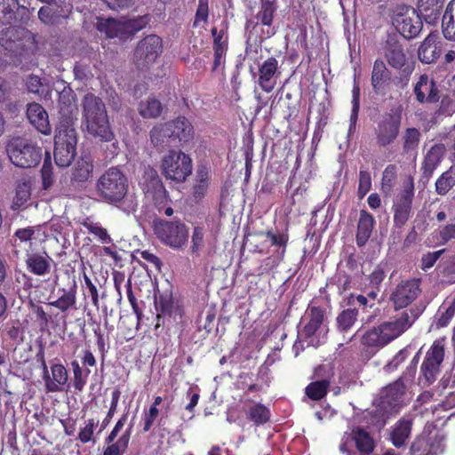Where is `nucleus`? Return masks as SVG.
<instances>
[{
	"label": "nucleus",
	"mask_w": 455,
	"mask_h": 455,
	"mask_svg": "<svg viewBox=\"0 0 455 455\" xmlns=\"http://www.w3.org/2000/svg\"><path fill=\"white\" fill-rule=\"evenodd\" d=\"M96 192L104 202L127 214L137 211L138 197L129 191L128 179L118 167H110L100 175L96 182Z\"/></svg>",
	"instance_id": "1"
},
{
	"label": "nucleus",
	"mask_w": 455,
	"mask_h": 455,
	"mask_svg": "<svg viewBox=\"0 0 455 455\" xmlns=\"http://www.w3.org/2000/svg\"><path fill=\"white\" fill-rule=\"evenodd\" d=\"M419 315L418 308L404 310L393 321L383 322L367 330L362 336L364 347L381 348L405 332Z\"/></svg>",
	"instance_id": "2"
},
{
	"label": "nucleus",
	"mask_w": 455,
	"mask_h": 455,
	"mask_svg": "<svg viewBox=\"0 0 455 455\" xmlns=\"http://www.w3.org/2000/svg\"><path fill=\"white\" fill-rule=\"evenodd\" d=\"M83 124L88 133L101 141L110 142L115 134L110 127L108 116L103 100L92 92L86 93L82 100Z\"/></svg>",
	"instance_id": "3"
},
{
	"label": "nucleus",
	"mask_w": 455,
	"mask_h": 455,
	"mask_svg": "<svg viewBox=\"0 0 455 455\" xmlns=\"http://www.w3.org/2000/svg\"><path fill=\"white\" fill-rule=\"evenodd\" d=\"M299 333L301 339H307L308 345L314 348L326 343L329 333L326 309L321 306L309 304L300 319Z\"/></svg>",
	"instance_id": "4"
},
{
	"label": "nucleus",
	"mask_w": 455,
	"mask_h": 455,
	"mask_svg": "<svg viewBox=\"0 0 455 455\" xmlns=\"http://www.w3.org/2000/svg\"><path fill=\"white\" fill-rule=\"evenodd\" d=\"M153 231L163 244L173 250H182L188 244L189 228L180 220L156 219L153 222Z\"/></svg>",
	"instance_id": "5"
},
{
	"label": "nucleus",
	"mask_w": 455,
	"mask_h": 455,
	"mask_svg": "<svg viewBox=\"0 0 455 455\" xmlns=\"http://www.w3.org/2000/svg\"><path fill=\"white\" fill-rule=\"evenodd\" d=\"M148 15L139 16L126 20L114 18H97L96 28L107 38L127 39L143 29L148 23Z\"/></svg>",
	"instance_id": "6"
},
{
	"label": "nucleus",
	"mask_w": 455,
	"mask_h": 455,
	"mask_svg": "<svg viewBox=\"0 0 455 455\" xmlns=\"http://www.w3.org/2000/svg\"><path fill=\"white\" fill-rule=\"evenodd\" d=\"M6 151L11 162L20 168L35 167L42 159V148L23 137H14L10 140Z\"/></svg>",
	"instance_id": "7"
},
{
	"label": "nucleus",
	"mask_w": 455,
	"mask_h": 455,
	"mask_svg": "<svg viewBox=\"0 0 455 455\" xmlns=\"http://www.w3.org/2000/svg\"><path fill=\"white\" fill-rule=\"evenodd\" d=\"M402 125L400 112L389 111L379 115L373 121L375 143L379 148H387L397 140Z\"/></svg>",
	"instance_id": "8"
},
{
	"label": "nucleus",
	"mask_w": 455,
	"mask_h": 455,
	"mask_svg": "<svg viewBox=\"0 0 455 455\" xmlns=\"http://www.w3.org/2000/svg\"><path fill=\"white\" fill-rule=\"evenodd\" d=\"M77 136L75 128L57 125L54 136V160L58 166L70 165L76 154Z\"/></svg>",
	"instance_id": "9"
},
{
	"label": "nucleus",
	"mask_w": 455,
	"mask_h": 455,
	"mask_svg": "<svg viewBox=\"0 0 455 455\" xmlns=\"http://www.w3.org/2000/svg\"><path fill=\"white\" fill-rule=\"evenodd\" d=\"M36 44L35 36L20 26H10L0 32V45L10 56H20Z\"/></svg>",
	"instance_id": "10"
},
{
	"label": "nucleus",
	"mask_w": 455,
	"mask_h": 455,
	"mask_svg": "<svg viewBox=\"0 0 455 455\" xmlns=\"http://www.w3.org/2000/svg\"><path fill=\"white\" fill-rule=\"evenodd\" d=\"M161 170L166 180L181 183L192 172V160L181 150H170L162 159Z\"/></svg>",
	"instance_id": "11"
},
{
	"label": "nucleus",
	"mask_w": 455,
	"mask_h": 455,
	"mask_svg": "<svg viewBox=\"0 0 455 455\" xmlns=\"http://www.w3.org/2000/svg\"><path fill=\"white\" fill-rule=\"evenodd\" d=\"M414 193V180L411 176H409L393 202V227L395 228H403L411 217Z\"/></svg>",
	"instance_id": "12"
},
{
	"label": "nucleus",
	"mask_w": 455,
	"mask_h": 455,
	"mask_svg": "<svg viewBox=\"0 0 455 455\" xmlns=\"http://www.w3.org/2000/svg\"><path fill=\"white\" fill-rule=\"evenodd\" d=\"M163 52V40L157 35H148L139 41L134 51V63L138 68H148Z\"/></svg>",
	"instance_id": "13"
},
{
	"label": "nucleus",
	"mask_w": 455,
	"mask_h": 455,
	"mask_svg": "<svg viewBox=\"0 0 455 455\" xmlns=\"http://www.w3.org/2000/svg\"><path fill=\"white\" fill-rule=\"evenodd\" d=\"M140 185L148 197L152 198L158 211L161 212V205H164L169 201V194L165 189L157 171L148 166L144 169V172L140 181Z\"/></svg>",
	"instance_id": "14"
},
{
	"label": "nucleus",
	"mask_w": 455,
	"mask_h": 455,
	"mask_svg": "<svg viewBox=\"0 0 455 455\" xmlns=\"http://www.w3.org/2000/svg\"><path fill=\"white\" fill-rule=\"evenodd\" d=\"M155 307L158 312L156 328L164 323V319L168 317L174 322H180L184 315L183 305L179 299H174L172 291H165L155 295Z\"/></svg>",
	"instance_id": "15"
},
{
	"label": "nucleus",
	"mask_w": 455,
	"mask_h": 455,
	"mask_svg": "<svg viewBox=\"0 0 455 455\" xmlns=\"http://www.w3.org/2000/svg\"><path fill=\"white\" fill-rule=\"evenodd\" d=\"M403 385L397 381L388 385L380 392L376 411L382 417L396 412L403 402Z\"/></svg>",
	"instance_id": "16"
},
{
	"label": "nucleus",
	"mask_w": 455,
	"mask_h": 455,
	"mask_svg": "<svg viewBox=\"0 0 455 455\" xmlns=\"http://www.w3.org/2000/svg\"><path fill=\"white\" fill-rule=\"evenodd\" d=\"M420 284V278L402 280L390 295L395 309L404 308L411 305L421 292Z\"/></svg>",
	"instance_id": "17"
},
{
	"label": "nucleus",
	"mask_w": 455,
	"mask_h": 455,
	"mask_svg": "<svg viewBox=\"0 0 455 455\" xmlns=\"http://www.w3.org/2000/svg\"><path fill=\"white\" fill-rule=\"evenodd\" d=\"M46 3L47 5L41 7L38 12V18L46 25L60 23L72 12L73 6L70 0H52Z\"/></svg>",
	"instance_id": "18"
},
{
	"label": "nucleus",
	"mask_w": 455,
	"mask_h": 455,
	"mask_svg": "<svg viewBox=\"0 0 455 455\" xmlns=\"http://www.w3.org/2000/svg\"><path fill=\"white\" fill-rule=\"evenodd\" d=\"M362 453H370L374 449V441L371 436L360 427L354 428L350 433H345L339 445L343 453L349 454L353 445Z\"/></svg>",
	"instance_id": "19"
},
{
	"label": "nucleus",
	"mask_w": 455,
	"mask_h": 455,
	"mask_svg": "<svg viewBox=\"0 0 455 455\" xmlns=\"http://www.w3.org/2000/svg\"><path fill=\"white\" fill-rule=\"evenodd\" d=\"M395 21L397 30L406 39L416 37L423 27L421 16L414 8L407 9L405 12L399 13Z\"/></svg>",
	"instance_id": "20"
},
{
	"label": "nucleus",
	"mask_w": 455,
	"mask_h": 455,
	"mask_svg": "<svg viewBox=\"0 0 455 455\" xmlns=\"http://www.w3.org/2000/svg\"><path fill=\"white\" fill-rule=\"evenodd\" d=\"M382 54L390 67L401 69L406 64V55L396 34H388L381 47Z\"/></svg>",
	"instance_id": "21"
},
{
	"label": "nucleus",
	"mask_w": 455,
	"mask_h": 455,
	"mask_svg": "<svg viewBox=\"0 0 455 455\" xmlns=\"http://www.w3.org/2000/svg\"><path fill=\"white\" fill-rule=\"evenodd\" d=\"M58 107L60 114V122L58 125L75 128L77 107L75 102L73 92L70 89L63 90L59 93Z\"/></svg>",
	"instance_id": "22"
},
{
	"label": "nucleus",
	"mask_w": 455,
	"mask_h": 455,
	"mask_svg": "<svg viewBox=\"0 0 455 455\" xmlns=\"http://www.w3.org/2000/svg\"><path fill=\"white\" fill-rule=\"evenodd\" d=\"M279 75L278 60L275 57L267 58L259 66V86L265 92H272L276 85V80Z\"/></svg>",
	"instance_id": "23"
},
{
	"label": "nucleus",
	"mask_w": 455,
	"mask_h": 455,
	"mask_svg": "<svg viewBox=\"0 0 455 455\" xmlns=\"http://www.w3.org/2000/svg\"><path fill=\"white\" fill-rule=\"evenodd\" d=\"M267 239H269L271 245L276 247L275 258H266L263 263L268 267V269H272L276 267L284 258L286 253V248L289 243V233L285 230L281 233H274L272 230H267L263 233Z\"/></svg>",
	"instance_id": "24"
},
{
	"label": "nucleus",
	"mask_w": 455,
	"mask_h": 455,
	"mask_svg": "<svg viewBox=\"0 0 455 455\" xmlns=\"http://www.w3.org/2000/svg\"><path fill=\"white\" fill-rule=\"evenodd\" d=\"M414 94L419 103H436L440 100V91L436 83L429 80L427 75L423 74L414 86Z\"/></svg>",
	"instance_id": "25"
},
{
	"label": "nucleus",
	"mask_w": 455,
	"mask_h": 455,
	"mask_svg": "<svg viewBox=\"0 0 455 455\" xmlns=\"http://www.w3.org/2000/svg\"><path fill=\"white\" fill-rule=\"evenodd\" d=\"M27 116L30 124L42 134L49 135L52 126L46 110L38 103H29L27 108Z\"/></svg>",
	"instance_id": "26"
},
{
	"label": "nucleus",
	"mask_w": 455,
	"mask_h": 455,
	"mask_svg": "<svg viewBox=\"0 0 455 455\" xmlns=\"http://www.w3.org/2000/svg\"><path fill=\"white\" fill-rule=\"evenodd\" d=\"M391 79V73L382 60L377 59L373 63L371 83L373 92L378 95L385 94V88Z\"/></svg>",
	"instance_id": "27"
},
{
	"label": "nucleus",
	"mask_w": 455,
	"mask_h": 455,
	"mask_svg": "<svg viewBox=\"0 0 455 455\" xmlns=\"http://www.w3.org/2000/svg\"><path fill=\"white\" fill-rule=\"evenodd\" d=\"M444 338L435 339L427 351L420 370H439L444 359Z\"/></svg>",
	"instance_id": "28"
},
{
	"label": "nucleus",
	"mask_w": 455,
	"mask_h": 455,
	"mask_svg": "<svg viewBox=\"0 0 455 455\" xmlns=\"http://www.w3.org/2000/svg\"><path fill=\"white\" fill-rule=\"evenodd\" d=\"M376 221L372 214L366 210H360L359 220L355 235V241L358 247L364 246L369 241Z\"/></svg>",
	"instance_id": "29"
},
{
	"label": "nucleus",
	"mask_w": 455,
	"mask_h": 455,
	"mask_svg": "<svg viewBox=\"0 0 455 455\" xmlns=\"http://www.w3.org/2000/svg\"><path fill=\"white\" fill-rule=\"evenodd\" d=\"M167 126L170 128V134L175 142L177 140L180 142H188L193 139L194 127L191 123L184 116H180L172 121L167 122Z\"/></svg>",
	"instance_id": "30"
},
{
	"label": "nucleus",
	"mask_w": 455,
	"mask_h": 455,
	"mask_svg": "<svg viewBox=\"0 0 455 455\" xmlns=\"http://www.w3.org/2000/svg\"><path fill=\"white\" fill-rule=\"evenodd\" d=\"M52 259L46 252L28 251L26 254L27 269L35 275H44L50 273Z\"/></svg>",
	"instance_id": "31"
},
{
	"label": "nucleus",
	"mask_w": 455,
	"mask_h": 455,
	"mask_svg": "<svg viewBox=\"0 0 455 455\" xmlns=\"http://www.w3.org/2000/svg\"><path fill=\"white\" fill-rule=\"evenodd\" d=\"M438 35L430 33L423 41L418 51V56L421 62L430 64L435 62L441 53L437 45Z\"/></svg>",
	"instance_id": "32"
},
{
	"label": "nucleus",
	"mask_w": 455,
	"mask_h": 455,
	"mask_svg": "<svg viewBox=\"0 0 455 455\" xmlns=\"http://www.w3.org/2000/svg\"><path fill=\"white\" fill-rule=\"evenodd\" d=\"M444 0H419L418 12L428 24H435L443 8Z\"/></svg>",
	"instance_id": "33"
},
{
	"label": "nucleus",
	"mask_w": 455,
	"mask_h": 455,
	"mask_svg": "<svg viewBox=\"0 0 455 455\" xmlns=\"http://www.w3.org/2000/svg\"><path fill=\"white\" fill-rule=\"evenodd\" d=\"M444 153V147L442 144H435L431 147L424 157L422 163V176L429 180L434 173V171L442 161Z\"/></svg>",
	"instance_id": "34"
},
{
	"label": "nucleus",
	"mask_w": 455,
	"mask_h": 455,
	"mask_svg": "<svg viewBox=\"0 0 455 455\" xmlns=\"http://www.w3.org/2000/svg\"><path fill=\"white\" fill-rule=\"evenodd\" d=\"M93 161L89 156H82L77 160L71 173L73 185L85 183L92 175Z\"/></svg>",
	"instance_id": "35"
},
{
	"label": "nucleus",
	"mask_w": 455,
	"mask_h": 455,
	"mask_svg": "<svg viewBox=\"0 0 455 455\" xmlns=\"http://www.w3.org/2000/svg\"><path fill=\"white\" fill-rule=\"evenodd\" d=\"M411 426L412 419L411 418H403L392 427L390 441L396 448L405 444L411 435Z\"/></svg>",
	"instance_id": "36"
},
{
	"label": "nucleus",
	"mask_w": 455,
	"mask_h": 455,
	"mask_svg": "<svg viewBox=\"0 0 455 455\" xmlns=\"http://www.w3.org/2000/svg\"><path fill=\"white\" fill-rule=\"evenodd\" d=\"M170 128L167 124H158L150 130L149 137L152 145L157 150H163L164 148L169 147L173 140L170 134Z\"/></svg>",
	"instance_id": "37"
},
{
	"label": "nucleus",
	"mask_w": 455,
	"mask_h": 455,
	"mask_svg": "<svg viewBox=\"0 0 455 455\" xmlns=\"http://www.w3.org/2000/svg\"><path fill=\"white\" fill-rule=\"evenodd\" d=\"M442 32L448 41H455V0H451L442 18Z\"/></svg>",
	"instance_id": "38"
},
{
	"label": "nucleus",
	"mask_w": 455,
	"mask_h": 455,
	"mask_svg": "<svg viewBox=\"0 0 455 455\" xmlns=\"http://www.w3.org/2000/svg\"><path fill=\"white\" fill-rule=\"evenodd\" d=\"M275 0H259V11L255 15L257 23L253 26L260 24L266 27H271L274 21L275 13L276 12Z\"/></svg>",
	"instance_id": "39"
},
{
	"label": "nucleus",
	"mask_w": 455,
	"mask_h": 455,
	"mask_svg": "<svg viewBox=\"0 0 455 455\" xmlns=\"http://www.w3.org/2000/svg\"><path fill=\"white\" fill-rule=\"evenodd\" d=\"M76 283L73 281L69 289H60V291L63 292L61 296L58 299L51 301L49 305L60 309L61 312H67L70 308L75 307L76 303Z\"/></svg>",
	"instance_id": "40"
},
{
	"label": "nucleus",
	"mask_w": 455,
	"mask_h": 455,
	"mask_svg": "<svg viewBox=\"0 0 455 455\" xmlns=\"http://www.w3.org/2000/svg\"><path fill=\"white\" fill-rule=\"evenodd\" d=\"M358 309L347 308L339 312L336 317L337 331L342 334L348 332L357 321Z\"/></svg>",
	"instance_id": "41"
},
{
	"label": "nucleus",
	"mask_w": 455,
	"mask_h": 455,
	"mask_svg": "<svg viewBox=\"0 0 455 455\" xmlns=\"http://www.w3.org/2000/svg\"><path fill=\"white\" fill-rule=\"evenodd\" d=\"M206 244V229L203 226H195L193 228L191 242L189 246V254L192 258H198Z\"/></svg>",
	"instance_id": "42"
},
{
	"label": "nucleus",
	"mask_w": 455,
	"mask_h": 455,
	"mask_svg": "<svg viewBox=\"0 0 455 455\" xmlns=\"http://www.w3.org/2000/svg\"><path fill=\"white\" fill-rule=\"evenodd\" d=\"M163 109V104L155 97H148L146 100L140 101L138 107L139 114L143 118H157Z\"/></svg>",
	"instance_id": "43"
},
{
	"label": "nucleus",
	"mask_w": 455,
	"mask_h": 455,
	"mask_svg": "<svg viewBox=\"0 0 455 455\" xmlns=\"http://www.w3.org/2000/svg\"><path fill=\"white\" fill-rule=\"evenodd\" d=\"M34 235L35 230L32 227L17 229L13 235V246L16 249L23 248L27 252L29 251Z\"/></svg>",
	"instance_id": "44"
},
{
	"label": "nucleus",
	"mask_w": 455,
	"mask_h": 455,
	"mask_svg": "<svg viewBox=\"0 0 455 455\" xmlns=\"http://www.w3.org/2000/svg\"><path fill=\"white\" fill-rule=\"evenodd\" d=\"M411 451L412 455H436L443 451V447L439 443L435 448L427 439L421 437L412 443Z\"/></svg>",
	"instance_id": "45"
},
{
	"label": "nucleus",
	"mask_w": 455,
	"mask_h": 455,
	"mask_svg": "<svg viewBox=\"0 0 455 455\" xmlns=\"http://www.w3.org/2000/svg\"><path fill=\"white\" fill-rule=\"evenodd\" d=\"M44 379L48 391L60 390L68 380L67 371H44Z\"/></svg>",
	"instance_id": "46"
},
{
	"label": "nucleus",
	"mask_w": 455,
	"mask_h": 455,
	"mask_svg": "<svg viewBox=\"0 0 455 455\" xmlns=\"http://www.w3.org/2000/svg\"><path fill=\"white\" fill-rule=\"evenodd\" d=\"M19 9L18 0H0V20L9 24L16 21V12Z\"/></svg>",
	"instance_id": "47"
},
{
	"label": "nucleus",
	"mask_w": 455,
	"mask_h": 455,
	"mask_svg": "<svg viewBox=\"0 0 455 455\" xmlns=\"http://www.w3.org/2000/svg\"><path fill=\"white\" fill-rule=\"evenodd\" d=\"M402 139L403 152L411 153L412 151H416L419 147L420 132L417 128H407L405 129Z\"/></svg>",
	"instance_id": "48"
},
{
	"label": "nucleus",
	"mask_w": 455,
	"mask_h": 455,
	"mask_svg": "<svg viewBox=\"0 0 455 455\" xmlns=\"http://www.w3.org/2000/svg\"><path fill=\"white\" fill-rule=\"evenodd\" d=\"M42 189L49 191L54 184L53 166L51 156L47 154L41 169Z\"/></svg>",
	"instance_id": "49"
},
{
	"label": "nucleus",
	"mask_w": 455,
	"mask_h": 455,
	"mask_svg": "<svg viewBox=\"0 0 455 455\" xmlns=\"http://www.w3.org/2000/svg\"><path fill=\"white\" fill-rule=\"evenodd\" d=\"M31 196V182L29 180H22L17 184L13 204L20 207L24 205Z\"/></svg>",
	"instance_id": "50"
},
{
	"label": "nucleus",
	"mask_w": 455,
	"mask_h": 455,
	"mask_svg": "<svg viewBox=\"0 0 455 455\" xmlns=\"http://www.w3.org/2000/svg\"><path fill=\"white\" fill-rule=\"evenodd\" d=\"M130 432L124 433L116 443H108L105 448L103 455H123L128 447Z\"/></svg>",
	"instance_id": "51"
},
{
	"label": "nucleus",
	"mask_w": 455,
	"mask_h": 455,
	"mask_svg": "<svg viewBox=\"0 0 455 455\" xmlns=\"http://www.w3.org/2000/svg\"><path fill=\"white\" fill-rule=\"evenodd\" d=\"M212 36L213 39L212 48L213 51H228V26L224 28L218 30L216 27L211 29Z\"/></svg>",
	"instance_id": "52"
},
{
	"label": "nucleus",
	"mask_w": 455,
	"mask_h": 455,
	"mask_svg": "<svg viewBox=\"0 0 455 455\" xmlns=\"http://www.w3.org/2000/svg\"><path fill=\"white\" fill-rule=\"evenodd\" d=\"M248 417L256 425H261L269 420L270 411L263 404L258 403L251 407L247 412Z\"/></svg>",
	"instance_id": "53"
},
{
	"label": "nucleus",
	"mask_w": 455,
	"mask_h": 455,
	"mask_svg": "<svg viewBox=\"0 0 455 455\" xmlns=\"http://www.w3.org/2000/svg\"><path fill=\"white\" fill-rule=\"evenodd\" d=\"M328 387L327 380L312 382L306 387V394L313 400H319L326 395Z\"/></svg>",
	"instance_id": "54"
},
{
	"label": "nucleus",
	"mask_w": 455,
	"mask_h": 455,
	"mask_svg": "<svg viewBox=\"0 0 455 455\" xmlns=\"http://www.w3.org/2000/svg\"><path fill=\"white\" fill-rule=\"evenodd\" d=\"M454 185L455 178L450 172H445L435 181V191L438 195L444 196Z\"/></svg>",
	"instance_id": "55"
},
{
	"label": "nucleus",
	"mask_w": 455,
	"mask_h": 455,
	"mask_svg": "<svg viewBox=\"0 0 455 455\" xmlns=\"http://www.w3.org/2000/svg\"><path fill=\"white\" fill-rule=\"evenodd\" d=\"M84 227L88 230V232L96 237L102 243H111L112 238L108 233V230L104 228H102L99 223L94 222H84Z\"/></svg>",
	"instance_id": "56"
},
{
	"label": "nucleus",
	"mask_w": 455,
	"mask_h": 455,
	"mask_svg": "<svg viewBox=\"0 0 455 455\" xmlns=\"http://www.w3.org/2000/svg\"><path fill=\"white\" fill-rule=\"evenodd\" d=\"M210 13L209 0H198V5L195 14V20L193 21V28H197L200 22L204 24L208 23Z\"/></svg>",
	"instance_id": "57"
},
{
	"label": "nucleus",
	"mask_w": 455,
	"mask_h": 455,
	"mask_svg": "<svg viewBox=\"0 0 455 455\" xmlns=\"http://www.w3.org/2000/svg\"><path fill=\"white\" fill-rule=\"evenodd\" d=\"M26 85L28 91L39 97L45 96L48 92L46 85L42 83V80L37 76H29L27 79Z\"/></svg>",
	"instance_id": "58"
},
{
	"label": "nucleus",
	"mask_w": 455,
	"mask_h": 455,
	"mask_svg": "<svg viewBox=\"0 0 455 455\" xmlns=\"http://www.w3.org/2000/svg\"><path fill=\"white\" fill-rule=\"evenodd\" d=\"M371 189V173L366 170H360L359 184H358V188H357L358 197L360 199H363Z\"/></svg>",
	"instance_id": "59"
},
{
	"label": "nucleus",
	"mask_w": 455,
	"mask_h": 455,
	"mask_svg": "<svg viewBox=\"0 0 455 455\" xmlns=\"http://www.w3.org/2000/svg\"><path fill=\"white\" fill-rule=\"evenodd\" d=\"M395 178H396V166L395 164L387 165L382 173V179H381L382 189L390 191L394 187Z\"/></svg>",
	"instance_id": "60"
},
{
	"label": "nucleus",
	"mask_w": 455,
	"mask_h": 455,
	"mask_svg": "<svg viewBox=\"0 0 455 455\" xmlns=\"http://www.w3.org/2000/svg\"><path fill=\"white\" fill-rule=\"evenodd\" d=\"M445 249L424 254L420 260V268L424 271L434 267L438 259L444 253Z\"/></svg>",
	"instance_id": "61"
},
{
	"label": "nucleus",
	"mask_w": 455,
	"mask_h": 455,
	"mask_svg": "<svg viewBox=\"0 0 455 455\" xmlns=\"http://www.w3.org/2000/svg\"><path fill=\"white\" fill-rule=\"evenodd\" d=\"M413 352V348L411 346L405 347L401 349L392 359V361L387 365L389 368L396 369L401 366L402 363H403Z\"/></svg>",
	"instance_id": "62"
},
{
	"label": "nucleus",
	"mask_w": 455,
	"mask_h": 455,
	"mask_svg": "<svg viewBox=\"0 0 455 455\" xmlns=\"http://www.w3.org/2000/svg\"><path fill=\"white\" fill-rule=\"evenodd\" d=\"M98 426V421L94 419H89L86 425L82 428L78 434V439L83 443H86L92 438L94 428Z\"/></svg>",
	"instance_id": "63"
},
{
	"label": "nucleus",
	"mask_w": 455,
	"mask_h": 455,
	"mask_svg": "<svg viewBox=\"0 0 455 455\" xmlns=\"http://www.w3.org/2000/svg\"><path fill=\"white\" fill-rule=\"evenodd\" d=\"M440 244H445L449 241L455 239V223L448 224L443 227L439 231Z\"/></svg>",
	"instance_id": "64"
}]
</instances>
